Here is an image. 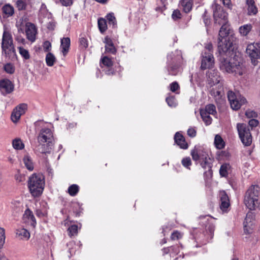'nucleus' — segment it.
<instances>
[{
    "instance_id": "58",
    "label": "nucleus",
    "mask_w": 260,
    "mask_h": 260,
    "mask_svg": "<svg viewBox=\"0 0 260 260\" xmlns=\"http://www.w3.org/2000/svg\"><path fill=\"white\" fill-rule=\"evenodd\" d=\"M212 50H213V46H212V44L209 43L206 45L203 52H211L212 53V52H213Z\"/></svg>"
},
{
    "instance_id": "7",
    "label": "nucleus",
    "mask_w": 260,
    "mask_h": 260,
    "mask_svg": "<svg viewBox=\"0 0 260 260\" xmlns=\"http://www.w3.org/2000/svg\"><path fill=\"white\" fill-rule=\"evenodd\" d=\"M213 17L215 23L219 25L228 23V14L222 8L214 1L212 6Z\"/></svg>"
},
{
    "instance_id": "35",
    "label": "nucleus",
    "mask_w": 260,
    "mask_h": 260,
    "mask_svg": "<svg viewBox=\"0 0 260 260\" xmlns=\"http://www.w3.org/2000/svg\"><path fill=\"white\" fill-rule=\"evenodd\" d=\"M200 115L203 121L206 125H209L211 124L212 119L210 116V114H207L205 112L200 111Z\"/></svg>"
},
{
    "instance_id": "43",
    "label": "nucleus",
    "mask_w": 260,
    "mask_h": 260,
    "mask_svg": "<svg viewBox=\"0 0 260 260\" xmlns=\"http://www.w3.org/2000/svg\"><path fill=\"white\" fill-rule=\"evenodd\" d=\"M4 228L0 227V249L2 248L5 240V232Z\"/></svg>"
},
{
    "instance_id": "6",
    "label": "nucleus",
    "mask_w": 260,
    "mask_h": 260,
    "mask_svg": "<svg viewBox=\"0 0 260 260\" xmlns=\"http://www.w3.org/2000/svg\"><path fill=\"white\" fill-rule=\"evenodd\" d=\"M192 158L194 161H199L201 166L204 168H211L208 162V155L201 147H194L191 151Z\"/></svg>"
},
{
    "instance_id": "17",
    "label": "nucleus",
    "mask_w": 260,
    "mask_h": 260,
    "mask_svg": "<svg viewBox=\"0 0 260 260\" xmlns=\"http://www.w3.org/2000/svg\"><path fill=\"white\" fill-rule=\"evenodd\" d=\"M220 77L218 72L215 70H212L208 73V82L212 86L219 83Z\"/></svg>"
},
{
    "instance_id": "26",
    "label": "nucleus",
    "mask_w": 260,
    "mask_h": 260,
    "mask_svg": "<svg viewBox=\"0 0 260 260\" xmlns=\"http://www.w3.org/2000/svg\"><path fill=\"white\" fill-rule=\"evenodd\" d=\"M70 46V39L69 38H64L61 40L60 47L62 49L61 51L64 56L68 53Z\"/></svg>"
},
{
    "instance_id": "42",
    "label": "nucleus",
    "mask_w": 260,
    "mask_h": 260,
    "mask_svg": "<svg viewBox=\"0 0 260 260\" xmlns=\"http://www.w3.org/2000/svg\"><path fill=\"white\" fill-rule=\"evenodd\" d=\"M228 98L230 104L234 102V100H236L240 94H236L235 92L232 91H229L228 93Z\"/></svg>"
},
{
    "instance_id": "19",
    "label": "nucleus",
    "mask_w": 260,
    "mask_h": 260,
    "mask_svg": "<svg viewBox=\"0 0 260 260\" xmlns=\"http://www.w3.org/2000/svg\"><path fill=\"white\" fill-rule=\"evenodd\" d=\"M105 44V53L114 54L116 52V49L115 47L112 40L108 36H106L104 41Z\"/></svg>"
},
{
    "instance_id": "56",
    "label": "nucleus",
    "mask_w": 260,
    "mask_h": 260,
    "mask_svg": "<svg viewBox=\"0 0 260 260\" xmlns=\"http://www.w3.org/2000/svg\"><path fill=\"white\" fill-rule=\"evenodd\" d=\"M223 5L226 7L228 8L231 9L232 7V5L231 3V0H220Z\"/></svg>"
},
{
    "instance_id": "52",
    "label": "nucleus",
    "mask_w": 260,
    "mask_h": 260,
    "mask_svg": "<svg viewBox=\"0 0 260 260\" xmlns=\"http://www.w3.org/2000/svg\"><path fill=\"white\" fill-rule=\"evenodd\" d=\"M181 249V247L179 246L178 245H175L174 246H172L171 248V255H173V256L178 254L180 250Z\"/></svg>"
},
{
    "instance_id": "57",
    "label": "nucleus",
    "mask_w": 260,
    "mask_h": 260,
    "mask_svg": "<svg viewBox=\"0 0 260 260\" xmlns=\"http://www.w3.org/2000/svg\"><path fill=\"white\" fill-rule=\"evenodd\" d=\"M59 1L62 6L66 7L70 6L73 3L72 0H59Z\"/></svg>"
},
{
    "instance_id": "11",
    "label": "nucleus",
    "mask_w": 260,
    "mask_h": 260,
    "mask_svg": "<svg viewBox=\"0 0 260 260\" xmlns=\"http://www.w3.org/2000/svg\"><path fill=\"white\" fill-rule=\"evenodd\" d=\"M27 108V105L26 104L22 103L19 104L13 110L11 114V119L13 122H17L21 115L24 114Z\"/></svg>"
},
{
    "instance_id": "53",
    "label": "nucleus",
    "mask_w": 260,
    "mask_h": 260,
    "mask_svg": "<svg viewBox=\"0 0 260 260\" xmlns=\"http://www.w3.org/2000/svg\"><path fill=\"white\" fill-rule=\"evenodd\" d=\"M170 90L172 92H175L179 89V85L177 82H173L170 85Z\"/></svg>"
},
{
    "instance_id": "30",
    "label": "nucleus",
    "mask_w": 260,
    "mask_h": 260,
    "mask_svg": "<svg viewBox=\"0 0 260 260\" xmlns=\"http://www.w3.org/2000/svg\"><path fill=\"white\" fill-rule=\"evenodd\" d=\"M252 28L251 24H246L241 26L239 28V32L241 36L245 37L248 35Z\"/></svg>"
},
{
    "instance_id": "28",
    "label": "nucleus",
    "mask_w": 260,
    "mask_h": 260,
    "mask_svg": "<svg viewBox=\"0 0 260 260\" xmlns=\"http://www.w3.org/2000/svg\"><path fill=\"white\" fill-rule=\"evenodd\" d=\"M248 15H255L257 12V9L255 5L254 0H246Z\"/></svg>"
},
{
    "instance_id": "60",
    "label": "nucleus",
    "mask_w": 260,
    "mask_h": 260,
    "mask_svg": "<svg viewBox=\"0 0 260 260\" xmlns=\"http://www.w3.org/2000/svg\"><path fill=\"white\" fill-rule=\"evenodd\" d=\"M258 121L254 119H251L249 121V124L251 127H255L257 125Z\"/></svg>"
},
{
    "instance_id": "21",
    "label": "nucleus",
    "mask_w": 260,
    "mask_h": 260,
    "mask_svg": "<svg viewBox=\"0 0 260 260\" xmlns=\"http://www.w3.org/2000/svg\"><path fill=\"white\" fill-rule=\"evenodd\" d=\"M247 102L246 99L241 96L239 95L236 100H234V102L232 103L231 105V108L235 110L239 109L241 107L245 104Z\"/></svg>"
},
{
    "instance_id": "23",
    "label": "nucleus",
    "mask_w": 260,
    "mask_h": 260,
    "mask_svg": "<svg viewBox=\"0 0 260 260\" xmlns=\"http://www.w3.org/2000/svg\"><path fill=\"white\" fill-rule=\"evenodd\" d=\"M194 1V0H181L180 1V4L184 12L188 13L191 10Z\"/></svg>"
},
{
    "instance_id": "47",
    "label": "nucleus",
    "mask_w": 260,
    "mask_h": 260,
    "mask_svg": "<svg viewBox=\"0 0 260 260\" xmlns=\"http://www.w3.org/2000/svg\"><path fill=\"white\" fill-rule=\"evenodd\" d=\"M5 71L9 74H13L14 72L15 69L11 63H7L4 66Z\"/></svg>"
},
{
    "instance_id": "3",
    "label": "nucleus",
    "mask_w": 260,
    "mask_h": 260,
    "mask_svg": "<svg viewBox=\"0 0 260 260\" xmlns=\"http://www.w3.org/2000/svg\"><path fill=\"white\" fill-rule=\"evenodd\" d=\"M44 185V178L42 175L34 174L29 177L28 187L33 197L40 196L43 192Z\"/></svg>"
},
{
    "instance_id": "16",
    "label": "nucleus",
    "mask_w": 260,
    "mask_h": 260,
    "mask_svg": "<svg viewBox=\"0 0 260 260\" xmlns=\"http://www.w3.org/2000/svg\"><path fill=\"white\" fill-rule=\"evenodd\" d=\"M25 32L28 40L32 42L35 41L37 29L34 24L29 22L26 24Z\"/></svg>"
},
{
    "instance_id": "41",
    "label": "nucleus",
    "mask_w": 260,
    "mask_h": 260,
    "mask_svg": "<svg viewBox=\"0 0 260 260\" xmlns=\"http://www.w3.org/2000/svg\"><path fill=\"white\" fill-rule=\"evenodd\" d=\"M106 18L108 21L109 25H112L114 26L116 24V18L113 13H109L106 16Z\"/></svg>"
},
{
    "instance_id": "55",
    "label": "nucleus",
    "mask_w": 260,
    "mask_h": 260,
    "mask_svg": "<svg viewBox=\"0 0 260 260\" xmlns=\"http://www.w3.org/2000/svg\"><path fill=\"white\" fill-rule=\"evenodd\" d=\"M172 17L174 20L180 18L181 17L180 12L177 10L174 11L172 15Z\"/></svg>"
},
{
    "instance_id": "9",
    "label": "nucleus",
    "mask_w": 260,
    "mask_h": 260,
    "mask_svg": "<svg viewBox=\"0 0 260 260\" xmlns=\"http://www.w3.org/2000/svg\"><path fill=\"white\" fill-rule=\"evenodd\" d=\"M237 127L239 137L243 144L245 146H249L252 142V137L249 128L243 123H238Z\"/></svg>"
},
{
    "instance_id": "33",
    "label": "nucleus",
    "mask_w": 260,
    "mask_h": 260,
    "mask_svg": "<svg viewBox=\"0 0 260 260\" xmlns=\"http://www.w3.org/2000/svg\"><path fill=\"white\" fill-rule=\"evenodd\" d=\"M98 22L100 31L102 33L104 32L107 29V24L106 19L103 18H101L99 19Z\"/></svg>"
},
{
    "instance_id": "38",
    "label": "nucleus",
    "mask_w": 260,
    "mask_h": 260,
    "mask_svg": "<svg viewBox=\"0 0 260 260\" xmlns=\"http://www.w3.org/2000/svg\"><path fill=\"white\" fill-rule=\"evenodd\" d=\"M79 191V186L76 184H73L69 186L68 188V193L71 196H75Z\"/></svg>"
},
{
    "instance_id": "15",
    "label": "nucleus",
    "mask_w": 260,
    "mask_h": 260,
    "mask_svg": "<svg viewBox=\"0 0 260 260\" xmlns=\"http://www.w3.org/2000/svg\"><path fill=\"white\" fill-rule=\"evenodd\" d=\"M23 220L24 222L30 225L32 228H35L36 225V220L32 212L29 209H27L23 215Z\"/></svg>"
},
{
    "instance_id": "39",
    "label": "nucleus",
    "mask_w": 260,
    "mask_h": 260,
    "mask_svg": "<svg viewBox=\"0 0 260 260\" xmlns=\"http://www.w3.org/2000/svg\"><path fill=\"white\" fill-rule=\"evenodd\" d=\"M69 235L71 237L77 235L78 233V226L74 224L70 226L68 229Z\"/></svg>"
},
{
    "instance_id": "37",
    "label": "nucleus",
    "mask_w": 260,
    "mask_h": 260,
    "mask_svg": "<svg viewBox=\"0 0 260 260\" xmlns=\"http://www.w3.org/2000/svg\"><path fill=\"white\" fill-rule=\"evenodd\" d=\"M230 169V166L229 164H224L221 165L219 173L222 177H226L228 174V171Z\"/></svg>"
},
{
    "instance_id": "1",
    "label": "nucleus",
    "mask_w": 260,
    "mask_h": 260,
    "mask_svg": "<svg viewBox=\"0 0 260 260\" xmlns=\"http://www.w3.org/2000/svg\"><path fill=\"white\" fill-rule=\"evenodd\" d=\"M39 144L36 148V152L47 154L51 153L54 144V137L52 130L48 127H43L37 137Z\"/></svg>"
},
{
    "instance_id": "31",
    "label": "nucleus",
    "mask_w": 260,
    "mask_h": 260,
    "mask_svg": "<svg viewBox=\"0 0 260 260\" xmlns=\"http://www.w3.org/2000/svg\"><path fill=\"white\" fill-rule=\"evenodd\" d=\"M214 145L216 148L218 149H221L224 147L225 143L219 135H216L214 138Z\"/></svg>"
},
{
    "instance_id": "50",
    "label": "nucleus",
    "mask_w": 260,
    "mask_h": 260,
    "mask_svg": "<svg viewBox=\"0 0 260 260\" xmlns=\"http://www.w3.org/2000/svg\"><path fill=\"white\" fill-rule=\"evenodd\" d=\"M80 46L83 49L87 48L88 46L87 39L85 38H81L80 39Z\"/></svg>"
},
{
    "instance_id": "40",
    "label": "nucleus",
    "mask_w": 260,
    "mask_h": 260,
    "mask_svg": "<svg viewBox=\"0 0 260 260\" xmlns=\"http://www.w3.org/2000/svg\"><path fill=\"white\" fill-rule=\"evenodd\" d=\"M15 179L17 183H23L25 181V176L18 172L15 175Z\"/></svg>"
},
{
    "instance_id": "4",
    "label": "nucleus",
    "mask_w": 260,
    "mask_h": 260,
    "mask_svg": "<svg viewBox=\"0 0 260 260\" xmlns=\"http://www.w3.org/2000/svg\"><path fill=\"white\" fill-rule=\"evenodd\" d=\"M2 48L3 54L9 59H13L16 56V52L13 43L12 37L11 34L5 30L3 32Z\"/></svg>"
},
{
    "instance_id": "48",
    "label": "nucleus",
    "mask_w": 260,
    "mask_h": 260,
    "mask_svg": "<svg viewBox=\"0 0 260 260\" xmlns=\"http://www.w3.org/2000/svg\"><path fill=\"white\" fill-rule=\"evenodd\" d=\"M16 6L19 10H22L25 9L26 5L24 1L18 0L16 2Z\"/></svg>"
},
{
    "instance_id": "54",
    "label": "nucleus",
    "mask_w": 260,
    "mask_h": 260,
    "mask_svg": "<svg viewBox=\"0 0 260 260\" xmlns=\"http://www.w3.org/2000/svg\"><path fill=\"white\" fill-rule=\"evenodd\" d=\"M43 47L44 51L48 52L50 50L51 47V44L49 41H45L43 43Z\"/></svg>"
},
{
    "instance_id": "14",
    "label": "nucleus",
    "mask_w": 260,
    "mask_h": 260,
    "mask_svg": "<svg viewBox=\"0 0 260 260\" xmlns=\"http://www.w3.org/2000/svg\"><path fill=\"white\" fill-rule=\"evenodd\" d=\"M254 223V217L252 212H248L244 221V230L245 233H250L252 232Z\"/></svg>"
},
{
    "instance_id": "45",
    "label": "nucleus",
    "mask_w": 260,
    "mask_h": 260,
    "mask_svg": "<svg viewBox=\"0 0 260 260\" xmlns=\"http://www.w3.org/2000/svg\"><path fill=\"white\" fill-rule=\"evenodd\" d=\"M166 102L170 107H175L177 103L175 98L174 96H170L166 99Z\"/></svg>"
},
{
    "instance_id": "8",
    "label": "nucleus",
    "mask_w": 260,
    "mask_h": 260,
    "mask_svg": "<svg viewBox=\"0 0 260 260\" xmlns=\"http://www.w3.org/2000/svg\"><path fill=\"white\" fill-rule=\"evenodd\" d=\"M246 53L250 57L252 63L256 66L260 58V43H253L248 44L246 50Z\"/></svg>"
},
{
    "instance_id": "44",
    "label": "nucleus",
    "mask_w": 260,
    "mask_h": 260,
    "mask_svg": "<svg viewBox=\"0 0 260 260\" xmlns=\"http://www.w3.org/2000/svg\"><path fill=\"white\" fill-rule=\"evenodd\" d=\"M19 53L25 59L29 58L30 56L28 51L23 47L19 48Z\"/></svg>"
},
{
    "instance_id": "20",
    "label": "nucleus",
    "mask_w": 260,
    "mask_h": 260,
    "mask_svg": "<svg viewBox=\"0 0 260 260\" xmlns=\"http://www.w3.org/2000/svg\"><path fill=\"white\" fill-rule=\"evenodd\" d=\"M174 140L175 143L179 146L181 149H186L188 148V144L186 142L185 138L179 133H176L174 136Z\"/></svg>"
},
{
    "instance_id": "12",
    "label": "nucleus",
    "mask_w": 260,
    "mask_h": 260,
    "mask_svg": "<svg viewBox=\"0 0 260 260\" xmlns=\"http://www.w3.org/2000/svg\"><path fill=\"white\" fill-rule=\"evenodd\" d=\"M232 45L233 43L230 39L218 40V50L219 54L222 55L228 53L231 50Z\"/></svg>"
},
{
    "instance_id": "51",
    "label": "nucleus",
    "mask_w": 260,
    "mask_h": 260,
    "mask_svg": "<svg viewBox=\"0 0 260 260\" xmlns=\"http://www.w3.org/2000/svg\"><path fill=\"white\" fill-rule=\"evenodd\" d=\"M182 164L184 167L188 168L191 165L190 158L189 157L184 158L182 160Z\"/></svg>"
},
{
    "instance_id": "24",
    "label": "nucleus",
    "mask_w": 260,
    "mask_h": 260,
    "mask_svg": "<svg viewBox=\"0 0 260 260\" xmlns=\"http://www.w3.org/2000/svg\"><path fill=\"white\" fill-rule=\"evenodd\" d=\"M16 234L20 239L27 240L30 238L29 232L25 229L20 228L16 230Z\"/></svg>"
},
{
    "instance_id": "5",
    "label": "nucleus",
    "mask_w": 260,
    "mask_h": 260,
    "mask_svg": "<svg viewBox=\"0 0 260 260\" xmlns=\"http://www.w3.org/2000/svg\"><path fill=\"white\" fill-rule=\"evenodd\" d=\"M259 196V186L257 185H251L247 190L244 197V202L246 206L250 210H253Z\"/></svg>"
},
{
    "instance_id": "22",
    "label": "nucleus",
    "mask_w": 260,
    "mask_h": 260,
    "mask_svg": "<svg viewBox=\"0 0 260 260\" xmlns=\"http://www.w3.org/2000/svg\"><path fill=\"white\" fill-rule=\"evenodd\" d=\"M221 27L219 31L218 40L222 39V40L229 39L228 35L229 34V26L228 23L221 24Z\"/></svg>"
},
{
    "instance_id": "29",
    "label": "nucleus",
    "mask_w": 260,
    "mask_h": 260,
    "mask_svg": "<svg viewBox=\"0 0 260 260\" xmlns=\"http://www.w3.org/2000/svg\"><path fill=\"white\" fill-rule=\"evenodd\" d=\"M23 162L27 170L31 171L34 170V166L31 157L28 154L24 156Z\"/></svg>"
},
{
    "instance_id": "36",
    "label": "nucleus",
    "mask_w": 260,
    "mask_h": 260,
    "mask_svg": "<svg viewBox=\"0 0 260 260\" xmlns=\"http://www.w3.org/2000/svg\"><path fill=\"white\" fill-rule=\"evenodd\" d=\"M12 145L15 149L21 150L24 147V145L20 139H15L12 142Z\"/></svg>"
},
{
    "instance_id": "10",
    "label": "nucleus",
    "mask_w": 260,
    "mask_h": 260,
    "mask_svg": "<svg viewBox=\"0 0 260 260\" xmlns=\"http://www.w3.org/2000/svg\"><path fill=\"white\" fill-rule=\"evenodd\" d=\"M201 68L206 70L212 68L214 64V58L211 52H203Z\"/></svg>"
},
{
    "instance_id": "32",
    "label": "nucleus",
    "mask_w": 260,
    "mask_h": 260,
    "mask_svg": "<svg viewBox=\"0 0 260 260\" xmlns=\"http://www.w3.org/2000/svg\"><path fill=\"white\" fill-rule=\"evenodd\" d=\"M2 11L8 17L12 16L14 13L13 7L9 4L4 5L2 8Z\"/></svg>"
},
{
    "instance_id": "62",
    "label": "nucleus",
    "mask_w": 260,
    "mask_h": 260,
    "mask_svg": "<svg viewBox=\"0 0 260 260\" xmlns=\"http://www.w3.org/2000/svg\"><path fill=\"white\" fill-rule=\"evenodd\" d=\"M171 248L172 246L164 248L162 249L164 254H166L170 252L171 253Z\"/></svg>"
},
{
    "instance_id": "25",
    "label": "nucleus",
    "mask_w": 260,
    "mask_h": 260,
    "mask_svg": "<svg viewBox=\"0 0 260 260\" xmlns=\"http://www.w3.org/2000/svg\"><path fill=\"white\" fill-rule=\"evenodd\" d=\"M200 111L205 112L207 114L212 115L215 117H216L217 116L216 107L213 104H210L207 105L205 108L201 109Z\"/></svg>"
},
{
    "instance_id": "34",
    "label": "nucleus",
    "mask_w": 260,
    "mask_h": 260,
    "mask_svg": "<svg viewBox=\"0 0 260 260\" xmlns=\"http://www.w3.org/2000/svg\"><path fill=\"white\" fill-rule=\"evenodd\" d=\"M56 60V58L54 55L51 53H48L46 56V64L49 67H52Z\"/></svg>"
},
{
    "instance_id": "18",
    "label": "nucleus",
    "mask_w": 260,
    "mask_h": 260,
    "mask_svg": "<svg viewBox=\"0 0 260 260\" xmlns=\"http://www.w3.org/2000/svg\"><path fill=\"white\" fill-rule=\"evenodd\" d=\"M219 198L220 199V209L223 212H227L228 209L230 206V201L229 197L224 191H220L219 192Z\"/></svg>"
},
{
    "instance_id": "63",
    "label": "nucleus",
    "mask_w": 260,
    "mask_h": 260,
    "mask_svg": "<svg viewBox=\"0 0 260 260\" xmlns=\"http://www.w3.org/2000/svg\"><path fill=\"white\" fill-rule=\"evenodd\" d=\"M255 209H258L260 210V200L258 199L257 200V201L255 204V207L254 209L253 210Z\"/></svg>"
},
{
    "instance_id": "61",
    "label": "nucleus",
    "mask_w": 260,
    "mask_h": 260,
    "mask_svg": "<svg viewBox=\"0 0 260 260\" xmlns=\"http://www.w3.org/2000/svg\"><path fill=\"white\" fill-rule=\"evenodd\" d=\"M246 115L248 117H255L256 114L255 112L252 111H247L246 112Z\"/></svg>"
},
{
    "instance_id": "59",
    "label": "nucleus",
    "mask_w": 260,
    "mask_h": 260,
    "mask_svg": "<svg viewBox=\"0 0 260 260\" xmlns=\"http://www.w3.org/2000/svg\"><path fill=\"white\" fill-rule=\"evenodd\" d=\"M187 134L189 137H194L196 135V131L192 128H190L187 131Z\"/></svg>"
},
{
    "instance_id": "49",
    "label": "nucleus",
    "mask_w": 260,
    "mask_h": 260,
    "mask_svg": "<svg viewBox=\"0 0 260 260\" xmlns=\"http://www.w3.org/2000/svg\"><path fill=\"white\" fill-rule=\"evenodd\" d=\"M182 237V234L178 232V231H175L174 232L171 236V238L173 240H177L181 239Z\"/></svg>"
},
{
    "instance_id": "27",
    "label": "nucleus",
    "mask_w": 260,
    "mask_h": 260,
    "mask_svg": "<svg viewBox=\"0 0 260 260\" xmlns=\"http://www.w3.org/2000/svg\"><path fill=\"white\" fill-rule=\"evenodd\" d=\"M210 93L216 100L220 99L223 95L222 87L218 85V87L213 88L210 91Z\"/></svg>"
},
{
    "instance_id": "2",
    "label": "nucleus",
    "mask_w": 260,
    "mask_h": 260,
    "mask_svg": "<svg viewBox=\"0 0 260 260\" xmlns=\"http://www.w3.org/2000/svg\"><path fill=\"white\" fill-rule=\"evenodd\" d=\"M220 68L223 71L235 75H242L245 69L240 60L235 58L229 59L224 57L220 58Z\"/></svg>"
},
{
    "instance_id": "46",
    "label": "nucleus",
    "mask_w": 260,
    "mask_h": 260,
    "mask_svg": "<svg viewBox=\"0 0 260 260\" xmlns=\"http://www.w3.org/2000/svg\"><path fill=\"white\" fill-rule=\"evenodd\" d=\"M102 62L105 66L110 67L113 65V62L111 59L107 56H104L102 59Z\"/></svg>"
},
{
    "instance_id": "64",
    "label": "nucleus",
    "mask_w": 260,
    "mask_h": 260,
    "mask_svg": "<svg viewBox=\"0 0 260 260\" xmlns=\"http://www.w3.org/2000/svg\"><path fill=\"white\" fill-rule=\"evenodd\" d=\"M0 260H9L5 255L2 253H0Z\"/></svg>"
},
{
    "instance_id": "13",
    "label": "nucleus",
    "mask_w": 260,
    "mask_h": 260,
    "mask_svg": "<svg viewBox=\"0 0 260 260\" xmlns=\"http://www.w3.org/2000/svg\"><path fill=\"white\" fill-rule=\"evenodd\" d=\"M14 89V84L9 79H5L0 81V90L2 93L6 95L11 93Z\"/></svg>"
}]
</instances>
